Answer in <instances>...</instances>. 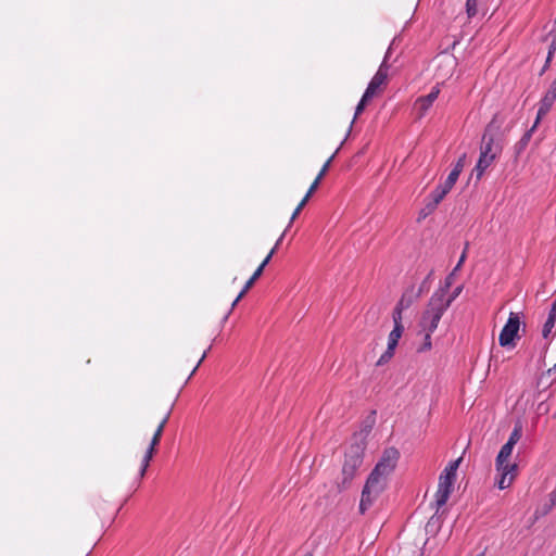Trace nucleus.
Masks as SVG:
<instances>
[{
  "instance_id": "nucleus-41",
  "label": "nucleus",
  "mask_w": 556,
  "mask_h": 556,
  "mask_svg": "<svg viewBox=\"0 0 556 556\" xmlns=\"http://www.w3.org/2000/svg\"><path fill=\"white\" fill-rule=\"evenodd\" d=\"M301 211H302V210H301V208H299V207H296V208L294 210V212H293V214H292V216H291V218H290V222H289V225H288V227H287V228H289V227L291 226V224H292V223H293V220L298 217V215L300 214V212H301ZM287 230H288V229H286L283 232L286 233V232H287Z\"/></svg>"
},
{
  "instance_id": "nucleus-8",
  "label": "nucleus",
  "mask_w": 556,
  "mask_h": 556,
  "mask_svg": "<svg viewBox=\"0 0 556 556\" xmlns=\"http://www.w3.org/2000/svg\"><path fill=\"white\" fill-rule=\"evenodd\" d=\"M520 327V319L517 314L510 313L507 323L503 327L498 343L501 346H515V339L518 337V330Z\"/></svg>"
},
{
  "instance_id": "nucleus-24",
  "label": "nucleus",
  "mask_w": 556,
  "mask_h": 556,
  "mask_svg": "<svg viewBox=\"0 0 556 556\" xmlns=\"http://www.w3.org/2000/svg\"><path fill=\"white\" fill-rule=\"evenodd\" d=\"M555 323H556V314L548 313L547 319H546L545 324L543 325V329H542L543 338L546 339L549 336L553 327L555 326Z\"/></svg>"
},
{
  "instance_id": "nucleus-15",
  "label": "nucleus",
  "mask_w": 556,
  "mask_h": 556,
  "mask_svg": "<svg viewBox=\"0 0 556 556\" xmlns=\"http://www.w3.org/2000/svg\"><path fill=\"white\" fill-rule=\"evenodd\" d=\"M394 327L392 331L389 333L388 345L396 348L399 344V340L401 339L404 332V326L402 324L403 316L392 315Z\"/></svg>"
},
{
  "instance_id": "nucleus-3",
  "label": "nucleus",
  "mask_w": 556,
  "mask_h": 556,
  "mask_svg": "<svg viewBox=\"0 0 556 556\" xmlns=\"http://www.w3.org/2000/svg\"><path fill=\"white\" fill-rule=\"evenodd\" d=\"M463 288V286L456 287L447 298L432 294L427 308L424 312V319L429 320V331H435L443 314L451 306L453 301L462 293Z\"/></svg>"
},
{
  "instance_id": "nucleus-29",
  "label": "nucleus",
  "mask_w": 556,
  "mask_h": 556,
  "mask_svg": "<svg viewBox=\"0 0 556 556\" xmlns=\"http://www.w3.org/2000/svg\"><path fill=\"white\" fill-rule=\"evenodd\" d=\"M466 13L469 18L473 17L478 13V0L466 1Z\"/></svg>"
},
{
  "instance_id": "nucleus-31",
  "label": "nucleus",
  "mask_w": 556,
  "mask_h": 556,
  "mask_svg": "<svg viewBox=\"0 0 556 556\" xmlns=\"http://www.w3.org/2000/svg\"><path fill=\"white\" fill-rule=\"evenodd\" d=\"M432 275H433V270H430V273L427 275V277L422 280L419 289L416 291L417 293H420V295H421L424 292L429 291Z\"/></svg>"
},
{
  "instance_id": "nucleus-33",
  "label": "nucleus",
  "mask_w": 556,
  "mask_h": 556,
  "mask_svg": "<svg viewBox=\"0 0 556 556\" xmlns=\"http://www.w3.org/2000/svg\"><path fill=\"white\" fill-rule=\"evenodd\" d=\"M556 504V490L549 493V502L544 505L543 514H547Z\"/></svg>"
},
{
  "instance_id": "nucleus-4",
  "label": "nucleus",
  "mask_w": 556,
  "mask_h": 556,
  "mask_svg": "<svg viewBox=\"0 0 556 556\" xmlns=\"http://www.w3.org/2000/svg\"><path fill=\"white\" fill-rule=\"evenodd\" d=\"M389 53H390V49L388 50L386 56H384V60L382 61L381 65L379 66V70L377 71V73L375 74V76L371 78V80L369 81L361 101L358 102L356 109H355V114H354V119L357 118L358 115H361L366 105L368 104V102L374 98V96L376 94L377 90L386 84L387 79H388V68H389V65L387 64V61H388V58H389Z\"/></svg>"
},
{
  "instance_id": "nucleus-19",
  "label": "nucleus",
  "mask_w": 556,
  "mask_h": 556,
  "mask_svg": "<svg viewBox=\"0 0 556 556\" xmlns=\"http://www.w3.org/2000/svg\"><path fill=\"white\" fill-rule=\"evenodd\" d=\"M285 237V232H282V235L280 236V238L277 240L275 247L270 250V252L267 254V256L264 258V261L261 263V265L257 267V269L255 270V273L252 275V278L256 281L261 275L263 274V270L265 268V266L269 263L271 256L274 255V253L276 252V249L277 247L281 243L282 239Z\"/></svg>"
},
{
  "instance_id": "nucleus-50",
  "label": "nucleus",
  "mask_w": 556,
  "mask_h": 556,
  "mask_svg": "<svg viewBox=\"0 0 556 556\" xmlns=\"http://www.w3.org/2000/svg\"><path fill=\"white\" fill-rule=\"evenodd\" d=\"M304 556H313L312 553H306Z\"/></svg>"
},
{
  "instance_id": "nucleus-13",
  "label": "nucleus",
  "mask_w": 556,
  "mask_h": 556,
  "mask_svg": "<svg viewBox=\"0 0 556 556\" xmlns=\"http://www.w3.org/2000/svg\"><path fill=\"white\" fill-rule=\"evenodd\" d=\"M498 155L480 153L478 162L472 169L471 175L476 174V184L480 181L486 168L496 160Z\"/></svg>"
},
{
  "instance_id": "nucleus-49",
  "label": "nucleus",
  "mask_w": 556,
  "mask_h": 556,
  "mask_svg": "<svg viewBox=\"0 0 556 556\" xmlns=\"http://www.w3.org/2000/svg\"><path fill=\"white\" fill-rule=\"evenodd\" d=\"M434 517H435V516H431L430 520H429V521H428V523H427V527H429V526L431 525V522H432V520L434 519Z\"/></svg>"
},
{
  "instance_id": "nucleus-35",
  "label": "nucleus",
  "mask_w": 556,
  "mask_h": 556,
  "mask_svg": "<svg viewBox=\"0 0 556 556\" xmlns=\"http://www.w3.org/2000/svg\"><path fill=\"white\" fill-rule=\"evenodd\" d=\"M334 159V154H332L328 160L327 162L324 164L321 170L319 172V174L317 175V178L318 179H321L325 174L327 173L329 166H330V163L332 162V160Z\"/></svg>"
},
{
  "instance_id": "nucleus-47",
  "label": "nucleus",
  "mask_w": 556,
  "mask_h": 556,
  "mask_svg": "<svg viewBox=\"0 0 556 556\" xmlns=\"http://www.w3.org/2000/svg\"><path fill=\"white\" fill-rule=\"evenodd\" d=\"M552 372L556 374V364L553 366V368H549L546 374L551 375Z\"/></svg>"
},
{
  "instance_id": "nucleus-34",
  "label": "nucleus",
  "mask_w": 556,
  "mask_h": 556,
  "mask_svg": "<svg viewBox=\"0 0 556 556\" xmlns=\"http://www.w3.org/2000/svg\"><path fill=\"white\" fill-rule=\"evenodd\" d=\"M556 100V93L553 92L552 90H547L546 93L544 94V97L542 98V101L546 102V103H549V104H554Z\"/></svg>"
},
{
  "instance_id": "nucleus-36",
  "label": "nucleus",
  "mask_w": 556,
  "mask_h": 556,
  "mask_svg": "<svg viewBox=\"0 0 556 556\" xmlns=\"http://www.w3.org/2000/svg\"><path fill=\"white\" fill-rule=\"evenodd\" d=\"M320 180H321V179H318V178L316 177V179L314 180V182L311 185V187H309V189H308L307 193L305 194V195H306V199H309V198H311V195L313 194V192L317 189V187H318V185H319Z\"/></svg>"
},
{
  "instance_id": "nucleus-30",
  "label": "nucleus",
  "mask_w": 556,
  "mask_h": 556,
  "mask_svg": "<svg viewBox=\"0 0 556 556\" xmlns=\"http://www.w3.org/2000/svg\"><path fill=\"white\" fill-rule=\"evenodd\" d=\"M459 175L457 172L451 170L450 175L447 176L445 182L442 185L445 189L451 191V189L454 187L455 182L457 181Z\"/></svg>"
},
{
  "instance_id": "nucleus-22",
  "label": "nucleus",
  "mask_w": 556,
  "mask_h": 556,
  "mask_svg": "<svg viewBox=\"0 0 556 556\" xmlns=\"http://www.w3.org/2000/svg\"><path fill=\"white\" fill-rule=\"evenodd\" d=\"M455 273L456 271H454V270L452 273H450L445 277L444 283L433 294H438V296H446V294L448 293L450 288L454 283Z\"/></svg>"
},
{
  "instance_id": "nucleus-7",
  "label": "nucleus",
  "mask_w": 556,
  "mask_h": 556,
  "mask_svg": "<svg viewBox=\"0 0 556 556\" xmlns=\"http://www.w3.org/2000/svg\"><path fill=\"white\" fill-rule=\"evenodd\" d=\"M387 483L379 482L378 480H372L371 478H367L365 485L362 490L361 502H359V513L364 515L376 502V500L380 496V494L386 490Z\"/></svg>"
},
{
  "instance_id": "nucleus-5",
  "label": "nucleus",
  "mask_w": 556,
  "mask_h": 556,
  "mask_svg": "<svg viewBox=\"0 0 556 556\" xmlns=\"http://www.w3.org/2000/svg\"><path fill=\"white\" fill-rule=\"evenodd\" d=\"M400 459V452L396 447H387L382 452V455L371 472L369 473V478L372 480H378L379 482H386L387 478L394 471L396 468L397 462Z\"/></svg>"
},
{
  "instance_id": "nucleus-43",
  "label": "nucleus",
  "mask_w": 556,
  "mask_h": 556,
  "mask_svg": "<svg viewBox=\"0 0 556 556\" xmlns=\"http://www.w3.org/2000/svg\"><path fill=\"white\" fill-rule=\"evenodd\" d=\"M255 283V280L251 277L248 281H245V293L252 288Z\"/></svg>"
},
{
  "instance_id": "nucleus-23",
  "label": "nucleus",
  "mask_w": 556,
  "mask_h": 556,
  "mask_svg": "<svg viewBox=\"0 0 556 556\" xmlns=\"http://www.w3.org/2000/svg\"><path fill=\"white\" fill-rule=\"evenodd\" d=\"M552 104L549 103H546L544 101H540V105H539V110H538V113H536V118L534 121V127H538V125L540 124L541 119L551 111L552 109Z\"/></svg>"
},
{
  "instance_id": "nucleus-14",
  "label": "nucleus",
  "mask_w": 556,
  "mask_h": 556,
  "mask_svg": "<svg viewBox=\"0 0 556 556\" xmlns=\"http://www.w3.org/2000/svg\"><path fill=\"white\" fill-rule=\"evenodd\" d=\"M440 93V89L438 87H434L430 93L424 97H419L416 101V105L418 106L419 113L418 117L421 118L426 112L429 110V108L432 105V103L438 99V96Z\"/></svg>"
},
{
  "instance_id": "nucleus-1",
  "label": "nucleus",
  "mask_w": 556,
  "mask_h": 556,
  "mask_svg": "<svg viewBox=\"0 0 556 556\" xmlns=\"http://www.w3.org/2000/svg\"><path fill=\"white\" fill-rule=\"evenodd\" d=\"M365 451L366 447H364L363 443L354 444L350 442L349 446L345 448L344 462L341 471L342 479L337 482V486L340 492L351 486L357 470L364 463Z\"/></svg>"
},
{
  "instance_id": "nucleus-16",
  "label": "nucleus",
  "mask_w": 556,
  "mask_h": 556,
  "mask_svg": "<svg viewBox=\"0 0 556 556\" xmlns=\"http://www.w3.org/2000/svg\"><path fill=\"white\" fill-rule=\"evenodd\" d=\"M515 445L506 442L502 448L500 450L497 456H496V459H495V466H496V469H501L503 468V466H505L508 460V458L510 457L511 453H513V448H514Z\"/></svg>"
},
{
  "instance_id": "nucleus-51",
  "label": "nucleus",
  "mask_w": 556,
  "mask_h": 556,
  "mask_svg": "<svg viewBox=\"0 0 556 556\" xmlns=\"http://www.w3.org/2000/svg\"><path fill=\"white\" fill-rule=\"evenodd\" d=\"M553 418H555V419H556V412L553 414Z\"/></svg>"
},
{
  "instance_id": "nucleus-44",
  "label": "nucleus",
  "mask_w": 556,
  "mask_h": 556,
  "mask_svg": "<svg viewBox=\"0 0 556 556\" xmlns=\"http://www.w3.org/2000/svg\"><path fill=\"white\" fill-rule=\"evenodd\" d=\"M307 201H308V199H306V195H305L296 207L303 210V207L305 206Z\"/></svg>"
},
{
  "instance_id": "nucleus-32",
  "label": "nucleus",
  "mask_w": 556,
  "mask_h": 556,
  "mask_svg": "<svg viewBox=\"0 0 556 556\" xmlns=\"http://www.w3.org/2000/svg\"><path fill=\"white\" fill-rule=\"evenodd\" d=\"M466 153H463L459 159L457 160L454 168L452 169L453 172H457L458 175H460L464 166H465V163H466Z\"/></svg>"
},
{
  "instance_id": "nucleus-26",
  "label": "nucleus",
  "mask_w": 556,
  "mask_h": 556,
  "mask_svg": "<svg viewBox=\"0 0 556 556\" xmlns=\"http://www.w3.org/2000/svg\"><path fill=\"white\" fill-rule=\"evenodd\" d=\"M463 458L459 457L455 460H452L448 463V465L445 467V469L443 470V475L445 476H448V477H452L454 479H456V471L459 467V464L462 463Z\"/></svg>"
},
{
  "instance_id": "nucleus-42",
  "label": "nucleus",
  "mask_w": 556,
  "mask_h": 556,
  "mask_svg": "<svg viewBox=\"0 0 556 556\" xmlns=\"http://www.w3.org/2000/svg\"><path fill=\"white\" fill-rule=\"evenodd\" d=\"M552 60L553 59H549V55L546 56L545 64L541 71L540 75H542L549 67Z\"/></svg>"
},
{
  "instance_id": "nucleus-17",
  "label": "nucleus",
  "mask_w": 556,
  "mask_h": 556,
  "mask_svg": "<svg viewBox=\"0 0 556 556\" xmlns=\"http://www.w3.org/2000/svg\"><path fill=\"white\" fill-rule=\"evenodd\" d=\"M535 128L536 127H534V124H533L532 127L529 130H527L522 135L520 140L515 144V155H516V157H518L526 150V148L528 147V144H529V142L531 140L532 134L535 130Z\"/></svg>"
},
{
  "instance_id": "nucleus-45",
  "label": "nucleus",
  "mask_w": 556,
  "mask_h": 556,
  "mask_svg": "<svg viewBox=\"0 0 556 556\" xmlns=\"http://www.w3.org/2000/svg\"><path fill=\"white\" fill-rule=\"evenodd\" d=\"M548 89L556 93V76H555V79L552 81Z\"/></svg>"
},
{
  "instance_id": "nucleus-48",
  "label": "nucleus",
  "mask_w": 556,
  "mask_h": 556,
  "mask_svg": "<svg viewBox=\"0 0 556 556\" xmlns=\"http://www.w3.org/2000/svg\"><path fill=\"white\" fill-rule=\"evenodd\" d=\"M242 298H243V290H241V291L239 292V294H238V296H237V299H236V301H235V302L240 301Z\"/></svg>"
},
{
  "instance_id": "nucleus-40",
  "label": "nucleus",
  "mask_w": 556,
  "mask_h": 556,
  "mask_svg": "<svg viewBox=\"0 0 556 556\" xmlns=\"http://www.w3.org/2000/svg\"><path fill=\"white\" fill-rule=\"evenodd\" d=\"M206 357V351L202 354L201 358L199 359V362L197 363V365L194 366V368L192 369L190 376H189V379L191 378V376L197 371V369L199 368V366L202 364V362L205 359Z\"/></svg>"
},
{
  "instance_id": "nucleus-12",
  "label": "nucleus",
  "mask_w": 556,
  "mask_h": 556,
  "mask_svg": "<svg viewBox=\"0 0 556 556\" xmlns=\"http://www.w3.org/2000/svg\"><path fill=\"white\" fill-rule=\"evenodd\" d=\"M496 470L501 475V478L497 481V486L498 489L504 490L511 484L517 473L518 466L517 464H506L505 466H503V468Z\"/></svg>"
},
{
  "instance_id": "nucleus-27",
  "label": "nucleus",
  "mask_w": 556,
  "mask_h": 556,
  "mask_svg": "<svg viewBox=\"0 0 556 556\" xmlns=\"http://www.w3.org/2000/svg\"><path fill=\"white\" fill-rule=\"evenodd\" d=\"M521 435H522V425L520 421H517L515 424V427H514L507 442L515 445L521 439Z\"/></svg>"
},
{
  "instance_id": "nucleus-21",
  "label": "nucleus",
  "mask_w": 556,
  "mask_h": 556,
  "mask_svg": "<svg viewBox=\"0 0 556 556\" xmlns=\"http://www.w3.org/2000/svg\"><path fill=\"white\" fill-rule=\"evenodd\" d=\"M450 191L445 189L443 186L439 185L431 194L427 198L430 202H432L435 205H439L440 202L445 198V195Z\"/></svg>"
},
{
  "instance_id": "nucleus-9",
  "label": "nucleus",
  "mask_w": 556,
  "mask_h": 556,
  "mask_svg": "<svg viewBox=\"0 0 556 556\" xmlns=\"http://www.w3.org/2000/svg\"><path fill=\"white\" fill-rule=\"evenodd\" d=\"M454 478L445 476L443 473L439 477L438 491L435 493V507L439 510L443 507L450 498V495L453 491V486L455 483Z\"/></svg>"
},
{
  "instance_id": "nucleus-6",
  "label": "nucleus",
  "mask_w": 556,
  "mask_h": 556,
  "mask_svg": "<svg viewBox=\"0 0 556 556\" xmlns=\"http://www.w3.org/2000/svg\"><path fill=\"white\" fill-rule=\"evenodd\" d=\"M170 414H172V408H166L164 412H162L159 415L157 427H156V429L153 433V437L151 439V442L142 457L141 468H140V478L144 477L147 469L150 465V462L153 458L154 454L156 453V446L160 444L162 434L164 432L166 424L169 420Z\"/></svg>"
},
{
  "instance_id": "nucleus-2",
  "label": "nucleus",
  "mask_w": 556,
  "mask_h": 556,
  "mask_svg": "<svg viewBox=\"0 0 556 556\" xmlns=\"http://www.w3.org/2000/svg\"><path fill=\"white\" fill-rule=\"evenodd\" d=\"M504 117L496 113L485 126L482 135L480 153L501 155L505 132L503 130Z\"/></svg>"
},
{
  "instance_id": "nucleus-18",
  "label": "nucleus",
  "mask_w": 556,
  "mask_h": 556,
  "mask_svg": "<svg viewBox=\"0 0 556 556\" xmlns=\"http://www.w3.org/2000/svg\"><path fill=\"white\" fill-rule=\"evenodd\" d=\"M285 237V232H282V235L280 236V238L277 240L275 247L270 250V252L267 254V256L264 258V261L261 263V265L257 267V269L255 270V273L252 275V278L256 281L261 275L263 274V270L265 268V266L269 263L271 256L274 255V253L276 252V249L277 247L281 243L282 239Z\"/></svg>"
},
{
  "instance_id": "nucleus-28",
  "label": "nucleus",
  "mask_w": 556,
  "mask_h": 556,
  "mask_svg": "<svg viewBox=\"0 0 556 556\" xmlns=\"http://www.w3.org/2000/svg\"><path fill=\"white\" fill-rule=\"evenodd\" d=\"M395 349L396 348L388 345L387 350L377 361L376 366H383L384 364H387L394 356Z\"/></svg>"
},
{
  "instance_id": "nucleus-10",
  "label": "nucleus",
  "mask_w": 556,
  "mask_h": 556,
  "mask_svg": "<svg viewBox=\"0 0 556 556\" xmlns=\"http://www.w3.org/2000/svg\"><path fill=\"white\" fill-rule=\"evenodd\" d=\"M375 414L376 412H371V414L364 419L361 426V430L352 435L350 441L351 443H363L364 447H367V438L370 434L376 422Z\"/></svg>"
},
{
  "instance_id": "nucleus-11",
  "label": "nucleus",
  "mask_w": 556,
  "mask_h": 556,
  "mask_svg": "<svg viewBox=\"0 0 556 556\" xmlns=\"http://www.w3.org/2000/svg\"><path fill=\"white\" fill-rule=\"evenodd\" d=\"M419 298L420 293H417L414 290V287H410L402 294L400 301L392 312V315L402 316L403 311L407 309Z\"/></svg>"
},
{
  "instance_id": "nucleus-38",
  "label": "nucleus",
  "mask_w": 556,
  "mask_h": 556,
  "mask_svg": "<svg viewBox=\"0 0 556 556\" xmlns=\"http://www.w3.org/2000/svg\"><path fill=\"white\" fill-rule=\"evenodd\" d=\"M556 51V38L552 40V42L548 46V52L547 55H549V59L554 58Z\"/></svg>"
},
{
  "instance_id": "nucleus-39",
  "label": "nucleus",
  "mask_w": 556,
  "mask_h": 556,
  "mask_svg": "<svg viewBox=\"0 0 556 556\" xmlns=\"http://www.w3.org/2000/svg\"><path fill=\"white\" fill-rule=\"evenodd\" d=\"M548 410H549V407H548V405H547L544 401H542V402L538 405V412H539L540 414H547V413H548Z\"/></svg>"
},
{
  "instance_id": "nucleus-20",
  "label": "nucleus",
  "mask_w": 556,
  "mask_h": 556,
  "mask_svg": "<svg viewBox=\"0 0 556 556\" xmlns=\"http://www.w3.org/2000/svg\"><path fill=\"white\" fill-rule=\"evenodd\" d=\"M429 320L424 319V315L420 319V327L426 331L424 343L418 348V352H425L431 349V333L433 331H429L428 329Z\"/></svg>"
},
{
  "instance_id": "nucleus-25",
  "label": "nucleus",
  "mask_w": 556,
  "mask_h": 556,
  "mask_svg": "<svg viewBox=\"0 0 556 556\" xmlns=\"http://www.w3.org/2000/svg\"><path fill=\"white\" fill-rule=\"evenodd\" d=\"M438 205L430 202L428 199L426 200L425 206L419 211L417 222H421L426 217H428L431 213L435 211Z\"/></svg>"
},
{
  "instance_id": "nucleus-37",
  "label": "nucleus",
  "mask_w": 556,
  "mask_h": 556,
  "mask_svg": "<svg viewBox=\"0 0 556 556\" xmlns=\"http://www.w3.org/2000/svg\"><path fill=\"white\" fill-rule=\"evenodd\" d=\"M468 244H469V243L467 242V243H466V247H465V250H464V252L462 253L460 258H459V261H458L457 265H456V266H455V268L453 269L454 271H457V270L462 267L463 263L465 262V260H466V251H467Z\"/></svg>"
},
{
  "instance_id": "nucleus-46",
  "label": "nucleus",
  "mask_w": 556,
  "mask_h": 556,
  "mask_svg": "<svg viewBox=\"0 0 556 556\" xmlns=\"http://www.w3.org/2000/svg\"><path fill=\"white\" fill-rule=\"evenodd\" d=\"M549 313H555L556 314V298H555V301L553 302L552 304V307L549 309Z\"/></svg>"
}]
</instances>
